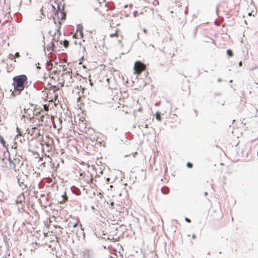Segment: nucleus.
<instances>
[{"instance_id":"nucleus-8","label":"nucleus","mask_w":258,"mask_h":258,"mask_svg":"<svg viewBox=\"0 0 258 258\" xmlns=\"http://www.w3.org/2000/svg\"><path fill=\"white\" fill-rule=\"evenodd\" d=\"M27 132L32 136V138H37L41 135L40 130L35 127H32L31 129H27Z\"/></svg>"},{"instance_id":"nucleus-13","label":"nucleus","mask_w":258,"mask_h":258,"mask_svg":"<svg viewBox=\"0 0 258 258\" xmlns=\"http://www.w3.org/2000/svg\"><path fill=\"white\" fill-rule=\"evenodd\" d=\"M0 143L2 144L4 147L7 148L8 145H6V142L2 136H0Z\"/></svg>"},{"instance_id":"nucleus-21","label":"nucleus","mask_w":258,"mask_h":258,"mask_svg":"<svg viewBox=\"0 0 258 258\" xmlns=\"http://www.w3.org/2000/svg\"><path fill=\"white\" fill-rule=\"evenodd\" d=\"M186 166L188 168H192V164L190 162H187L186 164Z\"/></svg>"},{"instance_id":"nucleus-18","label":"nucleus","mask_w":258,"mask_h":258,"mask_svg":"<svg viewBox=\"0 0 258 258\" xmlns=\"http://www.w3.org/2000/svg\"><path fill=\"white\" fill-rule=\"evenodd\" d=\"M62 44H63V46L64 47L67 48L69 46V42L67 40L62 41Z\"/></svg>"},{"instance_id":"nucleus-23","label":"nucleus","mask_w":258,"mask_h":258,"mask_svg":"<svg viewBox=\"0 0 258 258\" xmlns=\"http://www.w3.org/2000/svg\"><path fill=\"white\" fill-rule=\"evenodd\" d=\"M16 202L17 204H21L22 203V200H17L16 201Z\"/></svg>"},{"instance_id":"nucleus-33","label":"nucleus","mask_w":258,"mask_h":258,"mask_svg":"<svg viewBox=\"0 0 258 258\" xmlns=\"http://www.w3.org/2000/svg\"><path fill=\"white\" fill-rule=\"evenodd\" d=\"M58 23H59V25H60V22L59 21H58Z\"/></svg>"},{"instance_id":"nucleus-20","label":"nucleus","mask_w":258,"mask_h":258,"mask_svg":"<svg viewBox=\"0 0 258 258\" xmlns=\"http://www.w3.org/2000/svg\"><path fill=\"white\" fill-rule=\"evenodd\" d=\"M43 108L46 111H48L49 110V104H44L43 105Z\"/></svg>"},{"instance_id":"nucleus-17","label":"nucleus","mask_w":258,"mask_h":258,"mask_svg":"<svg viewBox=\"0 0 258 258\" xmlns=\"http://www.w3.org/2000/svg\"><path fill=\"white\" fill-rule=\"evenodd\" d=\"M156 118L158 121H161V117L160 113V112H157L156 113Z\"/></svg>"},{"instance_id":"nucleus-30","label":"nucleus","mask_w":258,"mask_h":258,"mask_svg":"<svg viewBox=\"0 0 258 258\" xmlns=\"http://www.w3.org/2000/svg\"><path fill=\"white\" fill-rule=\"evenodd\" d=\"M239 66H242V62L241 61H240L239 63Z\"/></svg>"},{"instance_id":"nucleus-12","label":"nucleus","mask_w":258,"mask_h":258,"mask_svg":"<svg viewBox=\"0 0 258 258\" xmlns=\"http://www.w3.org/2000/svg\"><path fill=\"white\" fill-rule=\"evenodd\" d=\"M41 144L42 146H46L47 151H49L51 148V144L49 141H45L43 140L41 142Z\"/></svg>"},{"instance_id":"nucleus-10","label":"nucleus","mask_w":258,"mask_h":258,"mask_svg":"<svg viewBox=\"0 0 258 258\" xmlns=\"http://www.w3.org/2000/svg\"><path fill=\"white\" fill-rule=\"evenodd\" d=\"M247 11V14L249 16H254L256 13V8L252 5L249 6Z\"/></svg>"},{"instance_id":"nucleus-31","label":"nucleus","mask_w":258,"mask_h":258,"mask_svg":"<svg viewBox=\"0 0 258 258\" xmlns=\"http://www.w3.org/2000/svg\"><path fill=\"white\" fill-rule=\"evenodd\" d=\"M220 207H221V205H220V204H219V211H221Z\"/></svg>"},{"instance_id":"nucleus-28","label":"nucleus","mask_w":258,"mask_h":258,"mask_svg":"<svg viewBox=\"0 0 258 258\" xmlns=\"http://www.w3.org/2000/svg\"><path fill=\"white\" fill-rule=\"evenodd\" d=\"M216 212L215 211H213L211 213V216H214V213H216Z\"/></svg>"},{"instance_id":"nucleus-2","label":"nucleus","mask_w":258,"mask_h":258,"mask_svg":"<svg viewBox=\"0 0 258 258\" xmlns=\"http://www.w3.org/2000/svg\"><path fill=\"white\" fill-rule=\"evenodd\" d=\"M17 160L16 159H4L3 158L1 162V165L4 168V169L6 171H16V165Z\"/></svg>"},{"instance_id":"nucleus-26","label":"nucleus","mask_w":258,"mask_h":258,"mask_svg":"<svg viewBox=\"0 0 258 258\" xmlns=\"http://www.w3.org/2000/svg\"><path fill=\"white\" fill-rule=\"evenodd\" d=\"M15 56L17 57H19V53L18 52H17L16 54H15Z\"/></svg>"},{"instance_id":"nucleus-29","label":"nucleus","mask_w":258,"mask_h":258,"mask_svg":"<svg viewBox=\"0 0 258 258\" xmlns=\"http://www.w3.org/2000/svg\"><path fill=\"white\" fill-rule=\"evenodd\" d=\"M89 82H90V86H91V87H92V85H93V84H92V83L91 82V80H89Z\"/></svg>"},{"instance_id":"nucleus-6","label":"nucleus","mask_w":258,"mask_h":258,"mask_svg":"<svg viewBox=\"0 0 258 258\" xmlns=\"http://www.w3.org/2000/svg\"><path fill=\"white\" fill-rule=\"evenodd\" d=\"M58 35L57 38L54 36L52 39V41L47 45V49L48 51L52 50L53 51L57 50V46H55V43H56V45H60L62 44V41H60L58 39Z\"/></svg>"},{"instance_id":"nucleus-7","label":"nucleus","mask_w":258,"mask_h":258,"mask_svg":"<svg viewBox=\"0 0 258 258\" xmlns=\"http://www.w3.org/2000/svg\"><path fill=\"white\" fill-rule=\"evenodd\" d=\"M58 90V88H56L55 86H53L51 87L47 93V97L51 99V101H52L54 99L56 100L57 98V95L56 93V91Z\"/></svg>"},{"instance_id":"nucleus-22","label":"nucleus","mask_w":258,"mask_h":258,"mask_svg":"<svg viewBox=\"0 0 258 258\" xmlns=\"http://www.w3.org/2000/svg\"><path fill=\"white\" fill-rule=\"evenodd\" d=\"M17 130H18V136H22V134L21 132L19 130L18 128H17Z\"/></svg>"},{"instance_id":"nucleus-25","label":"nucleus","mask_w":258,"mask_h":258,"mask_svg":"<svg viewBox=\"0 0 258 258\" xmlns=\"http://www.w3.org/2000/svg\"><path fill=\"white\" fill-rule=\"evenodd\" d=\"M185 221H186V222H188V223H190V220L188 218H185Z\"/></svg>"},{"instance_id":"nucleus-4","label":"nucleus","mask_w":258,"mask_h":258,"mask_svg":"<svg viewBox=\"0 0 258 258\" xmlns=\"http://www.w3.org/2000/svg\"><path fill=\"white\" fill-rule=\"evenodd\" d=\"M72 75L71 71H66L62 73V86L70 87L75 85V80L72 78Z\"/></svg>"},{"instance_id":"nucleus-15","label":"nucleus","mask_w":258,"mask_h":258,"mask_svg":"<svg viewBox=\"0 0 258 258\" xmlns=\"http://www.w3.org/2000/svg\"><path fill=\"white\" fill-rule=\"evenodd\" d=\"M118 32H119L118 30H116L114 33L110 34V35H109L110 37H111V38H112L114 37H118Z\"/></svg>"},{"instance_id":"nucleus-14","label":"nucleus","mask_w":258,"mask_h":258,"mask_svg":"<svg viewBox=\"0 0 258 258\" xmlns=\"http://www.w3.org/2000/svg\"><path fill=\"white\" fill-rule=\"evenodd\" d=\"M75 35L77 36H80L81 38H82L83 36L82 29H77V31L76 32V33L75 34Z\"/></svg>"},{"instance_id":"nucleus-19","label":"nucleus","mask_w":258,"mask_h":258,"mask_svg":"<svg viewBox=\"0 0 258 258\" xmlns=\"http://www.w3.org/2000/svg\"><path fill=\"white\" fill-rule=\"evenodd\" d=\"M226 52L229 56L231 57L233 56V52L230 49H228Z\"/></svg>"},{"instance_id":"nucleus-27","label":"nucleus","mask_w":258,"mask_h":258,"mask_svg":"<svg viewBox=\"0 0 258 258\" xmlns=\"http://www.w3.org/2000/svg\"><path fill=\"white\" fill-rule=\"evenodd\" d=\"M196 235H195V234H193L192 235V238L193 239H195V238H196Z\"/></svg>"},{"instance_id":"nucleus-1","label":"nucleus","mask_w":258,"mask_h":258,"mask_svg":"<svg viewBox=\"0 0 258 258\" xmlns=\"http://www.w3.org/2000/svg\"><path fill=\"white\" fill-rule=\"evenodd\" d=\"M14 91L12 94L19 95L24 89L28 83V78L25 75H20L15 76L13 78Z\"/></svg>"},{"instance_id":"nucleus-3","label":"nucleus","mask_w":258,"mask_h":258,"mask_svg":"<svg viewBox=\"0 0 258 258\" xmlns=\"http://www.w3.org/2000/svg\"><path fill=\"white\" fill-rule=\"evenodd\" d=\"M24 117L29 119L34 118L35 115L40 113V111L36 109V106L33 104L29 105L27 108L25 107L24 109Z\"/></svg>"},{"instance_id":"nucleus-32","label":"nucleus","mask_w":258,"mask_h":258,"mask_svg":"<svg viewBox=\"0 0 258 258\" xmlns=\"http://www.w3.org/2000/svg\"><path fill=\"white\" fill-rule=\"evenodd\" d=\"M55 46H56V43H55ZM59 45H57V48H58V47L59 46Z\"/></svg>"},{"instance_id":"nucleus-9","label":"nucleus","mask_w":258,"mask_h":258,"mask_svg":"<svg viewBox=\"0 0 258 258\" xmlns=\"http://www.w3.org/2000/svg\"><path fill=\"white\" fill-rule=\"evenodd\" d=\"M56 15L58 20H64L66 18V14L63 11V8L62 10H60L59 7H58V10L56 11Z\"/></svg>"},{"instance_id":"nucleus-16","label":"nucleus","mask_w":258,"mask_h":258,"mask_svg":"<svg viewBox=\"0 0 258 258\" xmlns=\"http://www.w3.org/2000/svg\"><path fill=\"white\" fill-rule=\"evenodd\" d=\"M107 14L105 15V14H103V16H104L105 17H106V19H108L109 17H111L113 16V14H111V11H109L108 9L106 10Z\"/></svg>"},{"instance_id":"nucleus-11","label":"nucleus","mask_w":258,"mask_h":258,"mask_svg":"<svg viewBox=\"0 0 258 258\" xmlns=\"http://www.w3.org/2000/svg\"><path fill=\"white\" fill-rule=\"evenodd\" d=\"M78 130L82 133H86L87 132V128L85 123L83 121L79 122L78 124Z\"/></svg>"},{"instance_id":"nucleus-24","label":"nucleus","mask_w":258,"mask_h":258,"mask_svg":"<svg viewBox=\"0 0 258 258\" xmlns=\"http://www.w3.org/2000/svg\"><path fill=\"white\" fill-rule=\"evenodd\" d=\"M77 225H78V223H77V222H76V223H75L73 224V227L74 228H75V227H76L77 226Z\"/></svg>"},{"instance_id":"nucleus-5","label":"nucleus","mask_w":258,"mask_h":258,"mask_svg":"<svg viewBox=\"0 0 258 258\" xmlns=\"http://www.w3.org/2000/svg\"><path fill=\"white\" fill-rule=\"evenodd\" d=\"M146 69V64L141 61H137L135 62L134 67L135 74L140 75L143 72L145 71Z\"/></svg>"}]
</instances>
